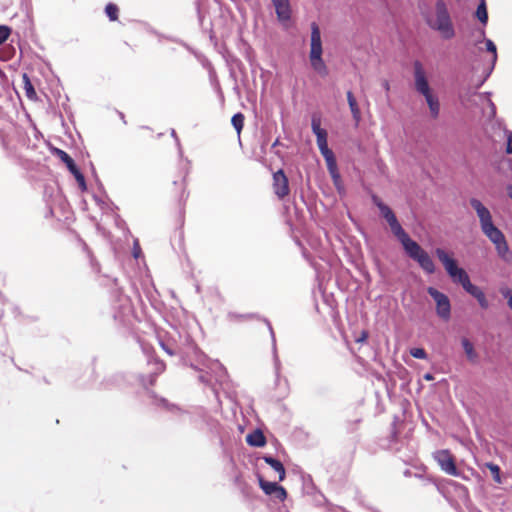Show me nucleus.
Instances as JSON below:
<instances>
[{"label":"nucleus","instance_id":"obj_3","mask_svg":"<svg viewBox=\"0 0 512 512\" xmlns=\"http://www.w3.org/2000/svg\"><path fill=\"white\" fill-rule=\"evenodd\" d=\"M414 68V86L415 90L424 96L426 103L429 107L430 115L433 119L438 118L440 113V103L437 96L432 93L426 72L419 61H415Z\"/></svg>","mask_w":512,"mask_h":512},{"label":"nucleus","instance_id":"obj_38","mask_svg":"<svg viewBox=\"0 0 512 512\" xmlns=\"http://www.w3.org/2000/svg\"><path fill=\"white\" fill-rule=\"evenodd\" d=\"M372 201L375 204V206H377L378 209H380V205H384L382 200L376 195H372Z\"/></svg>","mask_w":512,"mask_h":512},{"label":"nucleus","instance_id":"obj_19","mask_svg":"<svg viewBox=\"0 0 512 512\" xmlns=\"http://www.w3.org/2000/svg\"><path fill=\"white\" fill-rule=\"evenodd\" d=\"M347 101L353 116V119L358 123L361 119V112L359 109V106L357 104V101L351 91L347 92Z\"/></svg>","mask_w":512,"mask_h":512},{"label":"nucleus","instance_id":"obj_42","mask_svg":"<svg viewBox=\"0 0 512 512\" xmlns=\"http://www.w3.org/2000/svg\"><path fill=\"white\" fill-rule=\"evenodd\" d=\"M489 106L491 107L492 114H495V105L491 100H488Z\"/></svg>","mask_w":512,"mask_h":512},{"label":"nucleus","instance_id":"obj_4","mask_svg":"<svg viewBox=\"0 0 512 512\" xmlns=\"http://www.w3.org/2000/svg\"><path fill=\"white\" fill-rule=\"evenodd\" d=\"M469 203L476 212L483 234L494 245L506 239L503 232L494 225L490 210L479 199L471 198Z\"/></svg>","mask_w":512,"mask_h":512},{"label":"nucleus","instance_id":"obj_9","mask_svg":"<svg viewBox=\"0 0 512 512\" xmlns=\"http://www.w3.org/2000/svg\"><path fill=\"white\" fill-rule=\"evenodd\" d=\"M259 486L266 495L272 496L274 499L284 501L287 497V492L284 487L280 486L277 482H269L258 476Z\"/></svg>","mask_w":512,"mask_h":512},{"label":"nucleus","instance_id":"obj_15","mask_svg":"<svg viewBox=\"0 0 512 512\" xmlns=\"http://www.w3.org/2000/svg\"><path fill=\"white\" fill-rule=\"evenodd\" d=\"M465 291L467 293H469L471 296H473L474 298L477 299V301H478L479 305L481 306V308L487 309L489 307V302L486 299L485 294L483 293V291L479 287H477L474 284H472Z\"/></svg>","mask_w":512,"mask_h":512},{"label":"nucleus","instance_id":"obj_43","mask_svg":"<svg viewBox=\"0 0 512 512\" xmlns=\"http://www.w3.org/2000/svg\"><path fill=\"white\" fill-rule=\"evenodd\" d=\"M507 194L512 199V185L507 186Z\"/></svg>","mask_w":512,"mask_h":512},{"label":"nucleus","instance_id":"obj_21","mask_svg":"<svg viewBox=\"0 0 512 512\" xmlns=\"http://www.w3.org/2000/svg\"><path fill=\"white\" fill-rule=\"evenodd\" d=\"M476 18L483 24L486 25L488 22V12L485 0H480V3L475 12Z\"/></svg>","mask_w":512,"mask_h":512},{"label":"nucleus","instance_id":"obj_26","mask_svg":"<svg viewBox=\"0 0 512 512\" xmlns=\"http://www.w3.org/2000/svg\"><path fill=\"white\" fill-rule=\"evenodd\" d=\"M119 9L117 5L113 3H108L105 7V13L110 21H115L118 18Z\"/></svg>","mask_w":512,"mask_h":512},{"label":"nucleus","instance_id":"obj_13","mask_svg":"<svg viewBox=\"0 0 512 512\" xmlns=\"http://www.w3.org/2000/svg\"><path fill=\"white\" fill-rule=\"evenodd\" d=\"M274 192L279 198H283L289 193L288 179L282 170L273 174Z\"/></svg>","mask_w":512,"mask_h":512},{"label":"nucleus","instance_id":"obj_16","mask_svg":"<svg viewBox=\"0 0 512 512\" xmlns=\"http://www.w3.org/2000/svg\"><path fill=\"white\" fill-rule=\"evenodd\" d=\"M246 442L253 447H263L266 444V438L263 432L257 429L246 436Z\"/></svg>","mask_w":512,"mask_h":512},{"label":"nucleus","instance_id":"obj_10","mask_svg":"<svg viewBox=\"0 0 512 512\" xmlns=\"http://www.w3.org/2000/svg\"><path fill=\"white\" fill-rule=\"evenodd\" d=\"M56 154L66 164L68 170L74 175L81 190H86L85 178L75 165L73 159L65 151L61 149H56Z\"/></svg>","mask_w":512,"mask_h":512},{"label":"nucleus","instance_id":"obj_12","mask_svg":"<svg viewBox=\"0 0 512 512\" xmlns=\"http://www.w3.org/2000/svg\"><path fill=\"white\" fill-rule=\"evenodd\" d=\"M311 128L313 133L316 136V142L319 150H323L328 148L327 142V131L321 128V118L320 116L314 114L311 119Z\"/></svg>","mask_w":512,"mask_h":512},{"label":"nucleus","instance_id":"obj_6","mask_svg":"<svg viewBox=\"0 0 512 512\" xmlns=\"http://www.w3.org/2000/svg\"><path fill=\"white\" fill-rule=\"evenodd\" d=\"M201 367L195 366L200 371L199 381L206 385H211L212 378L216 382L222 383L226 378V369L217 360H210L203 356L200 360Z\"/></svg>","mask_w":512,"mask_h":512},{"label":"nucleus","instance_id":"obj_20","mask_svg":"<svg viewBox=\"0 0 512 512\" xmlns=\"http://www.w3.org/2000/svg\"><path fill=\"white\" fill-rule=\"evenodd\" d=\"M155 405L158 407H161L167 411H170L173 414L182 413V409L180 407H178L175 404L169 403V401L164 398L155 397Z\"/></svg>","mask_w":512,"mask_h":512},{"label":"nucleus","instance_id":"obj_24","mask_svg":"<svg viewBox=\"0 0 512 512\" xmlns=\"http://www.w3.org/2000/svg\"><path fill=\"white\" fill-rule=\"evenodd\" d=\"M495 249L497 251V254L500 258L507 261L508 260V254H509V246L507 244L506 239L502 240L501 242L494 245Z\"/></svg>","mask_w":512,"mask_h":512},{"label":"nucleus","instance_id":"obj_47","mask_svg":"<svg viewBox=\"0 0 512 512\" xmlns=\"http://www.w3.org/2000/svg\"><path fill=\"white\" fill-rule=\"evenodd\" d=\"M172 136H173V137H176L175 130H172Z\"/></svg>","mask_w":512,"mask_h":512},{"label":"nucleus","instance_id":"obj_35","mask_svg":"<svg viewBox=\"0 0 512 512\" xmlns=\"http://www.w3.org/2000/svg\"><path fill=\"white\" fill-rule=\"evenodd\" d=\"M501 293L508 300V306L512 310V290L503 289V290H501Z\"/></svg>","mask_w":512,"mask_h":512},{"label":"nucleus","instance_id":"obj_25","mask_svg":"<svg viewBox=\"0 0 512 512\" xmlns=\"http://www.w3.org/2000/svg\"><path fill=\"white\" fill-rule=\"evenodd\" d=\"M462 347L466 353L467 358L471 361H474L477 357V354L474 350L473 344L467 338H463Z\"/></svg>","mask_w":512,"mask_h":512},{"label":"nucleus","instance_id":"obj_33","mask_svg":"<svg viewBox=\"0 0 512 512\" xmlns=\"http://www.w3.org/2000/svg\"><path fill=\"white\" fill-rule=\"evenodd\" d=\"M505 133L507 136L506 153L512 154V131L506 130Z\"/></svg>","mask_w":512,"mask_h":512},{"label":"nucleus","instance_id":"obj_5","mask_svg":"<svg viewBox=\"0 0 512 512\" xmlns=\"http://www.w3.org/2000/svg\"><path fill=\"white\" fill-rule=\"evenodd\" d=\"M435 254L454 283L460 284L464 290L472 285L467 272L463 268L458 267L456 261L445 250L437 248Z\"/></svg>","mask_w":512,"mask_h":512},{"label":"nucleus","instance_id":"obj_18","mask_svg":"<svg viewBox=\"0 0 512 512\" xmlns=\"http://www.w3.org/2000/svg\"><path fill=\"white\" fill-rule=\"evenodd\" d=\"M312 69L320 76L328 75V68L322 57L309 58Z\"/></svg>","mask_w":512,"mask_h":512},{"label":"nucleus","instance_id":"obj_46","mask_svg":"<svg viewBox=\"0 0 512 512\" xmlns=\"http://www.w3.org/2000/svg\"><path fill=\"white\" fill-rule=\"evenodd\" d=\"M158 365L160 366V369H161V370H163V369H164V365H163V363H159Z\"/></svg>","mask_w":512,"mask_h":512},{"label":"nucleus","instance_id":"obj_39","mask_svg":"<svg viewBox=\"0 0 512 512\" xmlns=\"http://www.w3.org/2000/svg\"><path fill=\"white\" fill-rule=\"evenodd\" d=\"M140 252H141V251H140V247L138 246V243H137V242H135V244H134V249H133V255H134V257H135V258H138V257H139V255H140Z\"/></svg>","mask_w":512,"mask_h":512},{"label":"nucleus","instance_id":"obj_14","mask_svg":"<svg viewBox=\"0 0 512 512\" xmlns=\"http://www.w3.org/2000/svg\"><path fill=\"white\" fill-rule=\"evenodd\" d=\"M276 15L279 21L286 22L291 18V8L289 0H272Z\"/></svg>","mask_w":512,"mask_h":512},{"label":"nucleus","instance_id":"obj_11","mask_svg":"<svg viewBox=\"0 0 512 512\" xmlns=\"http://www.w3.org/2000/svg\"><path fill=\"white\" fill-rule=\"evenodd\" d=\"M323 47L320 28L316 22L311 23L309 58L322 57Z\"/></svg>","mask_w":512,"mask_h":512},{"label":"nucleus","instance_id":"obj_45","mask_svg":"<svg viewBox=\"0 0 512 512\" xmlns=\"http://www.w3.org/2000/svg\"><path fill=\"white\" fill-rule=\"evenodd\" d=\"M269 330H270L271 335H272L273 344L275 345V337H274V333H273L272 327L270 325H269Z\"/></svg>","mask_w":512,"mask_h":512},{"label":"nucleus","instance_id":"obj_30","mask_svg":"<svg viewBox=\"0 0 512 512\" xmlns=\"http://www.w3.org/2000/svg\"><path fill=\"white\" fill-rule=\"evenodd\" d=\"M410 354L417 359H427V353L423 348H412L410 349Z\"/></svg>","mask_w":512,"mask_h":512},{"label":"nucleus","instance_id":"obj_29","mask_svg":"<svg viewBox=\"0 0 512 512\" xmlns=\"http://www.w3.org/2000/svg\"><path fill=\"white\" fill-rule=\"evenodd\" d=\"M24 80H25L26 95L28 98L33 99L36 96V92L26 75H24Z\"/></svg>","mask_w":512,"mask_h":512},{"label":"nucleus","instance_id":"obj_23","mask_svg":"<svg viewBox=\"0 0 512 512\" xmlns=\"http://www.w3.org/2000/svg\"><path fill=\"white\" fill-rule=\"evenodd\" d=\"M320 153L325 159L327 169L332 170L334 168V165L337 164L333 151L328 147L326 149L321 150Z\"/></svg>","mask_w":512,"mask_h":512},{"label":"nucleus","instance_id":"obj_41","mask_svg":"<svg viewBox=\"0 0 512 512\" xmlns=\"http://www.w3.org/2000/svg\"><path fill=\"white\" fill-rule=\"evenodd\" d=\"M367 336H368V335H367V333H366V332H363V333H362V336H361L359 339H357V342H363V341H365V340H366V338H367Z\"/></svg>","mask_w":512,"mask_h":512},{"label":"nucleus","instance_id":"obj_2","mask_svg":"<svg viewBox=\"0 0 512 512\" xmlns=\"http://www.w3.org/2000/svg\"><path fill=\"white\" fill-rule=\"evenodd\" d=\"M424 19L428 27L438 32L442 39L451 40L456 36L455 26L444 0H437L434 10L424 14Z\"/></svg>","mask_w":512,"mask_h":512},{"label":"nucleus","instance_id":"obj_1","mask_svg":"<svg viewBox=\"0 0 512 512\" xmlns=\"http://www.w3.org/2000/svg\"><path fill=\"white\" fill-rule=\"evenodd\" d=\"M392 233L397 237L403 246L406 254L427 273L435 272V264L429 254L405 232L399 222L390 226Z\"/></svg>","mask_w":512,"mask_h":512},{"label":"nucleus","instance_id":"obj_44","mask_svg":"<svg viewBox=\"0 0 512 512\" xmlns=\"http://www.w3.org/2000/svg\"><path fill=\"white\" fill-rule=\"evenodd\" d=\"M424 379H426V380H432V379H433V376H432L431 374L427 373V374H425V375H424Z\"/></svg>","mask_w":512,"mask_h":512},{"label":"nucleus","instance_id":"obj_32","mask_svg":"<svg viewBox=\"0 0 512 512\" xmlns=\"http://www.w3.org/2000/svg\"><path fill=\"white\" fill-rule=\"evenodd\" d=\"M10 35V29L7 26H0V45H2Z\"/></svg>","mask_w":512,"mask_h":512},{"label":"nucleus","instance_id":"obj_40","mask_svg":"<svg viewBox=\"0 0 512 512\" xmlns=\"http://www.w3.org/2000/svg\"><path fill=\"white\" fill-rule=\"evenodd\" d=\"M162 348L169 354V355H174L175 354V351H173L170 347H168L166 344H164L163 342L160 343Z\"/></svg>","mask_w":512,"mask_h":512},{"label":"nucleus","instance_id":"obj_27","mask_svg":"<svg viewBox=\"0 0 512 512\" xmlns=\"http://www.w3.org/2000/svg\"><path fill=\"white\" fill-rule=\"evenodd\" d=\"M231 123L233 127L236 129L237 133L240 134L243 125H244V116L241 113H236L233 115L231 119Z\"/></svg>","mask_w":512,"mask_h":512},{"label":"nucleus","instance_id":"obj_8","mask_svg":"<svg viewBox=\"0 0 512 512\" xmlns=\"http://www.w3.org/2000/svg\"><path fill=\"white\" fill-rule=\"evenodd\" d=\"M433 457L442 471L451 476H458L454 458L448 450H438Z\"/></svg>","mask_w":512,"mask_h":512},{"label":"nucleus","instance_id":"obj_17","mask_svg":"<svg viewBox=\"0 0 512 512\" xmlns=\"http://www.w3.org/2000/svg\"><path fill=\"white\" fill-rule=\"evenodd\" d=\"M263 460L279 474V481H283L285 479V468L279 460L271 456H264Z\"/></svg>","mask_w":512,"mask_h":512},{"label":"nucleus","instance_id":"obj_34","mask_svg":"<svg viewBox=\"0 0 512 512\" xmlns=\"http://www.w3.org/2000/svg\"><path fill=\"white\" fill-rule=\"evenodd\" d=\"M379 211L383 218H387L390 214L393 213V211L390 209V207L387 206L386 204L380 205Z\"/></svg>","mask_w":512,"mask_h":512},{"label":"nucleus","instance_id":"obj_28","mask_svg":"<svg viewBox=\"0 0 512 512\" xmlns=\"http://www.w3.org/2000/svg\"><path fill=\"white\" fill-rule=\"evenodd\" d=\"M487 468L491 471L493 479L497 483H501L500 468L498 465L493 463H487Z\"/></svg>","mask_w":512,"mask_h":512},{"label":"nucleus","instance_id":"obj_36","mask_svg":"<svg viewBox=\"0 0 512 512\" xmlns=\"http://www.w3.org/2000/svg\"><path fill=\"white\" fill-rule=\"evenodd\" d=\"M384 219L387 221L389 226L394 225L398 222L394 212L392 214H390L387 218H384Z\"/></svg>","mask_w":512,"mask_h":512},{"label":"nucleus","instance_id":"obj_31","mask_svg":"<svg viewBox=\"0 0 512 512\" xmlns=\"http://www.w3.org/2000/svg\"><path fill=\"white\" fill-rule=\"evenodd\" d=\"M332 179H333V182L335 184L336 187L339 188V183H340V174L338 172V169H337V164L334 165V168L332 170H328Z\"/></svg>","mask_w":512,"mask_h":512},{"label":"nucleus","instance_id":"obj_22","mask_svg":"<svg viewBox=\"0 0 512 512\" xmlns=\"http://www.w3.org/2000/svg\"><path fill=\"white\" fill-rule=\"evenodd\" d=\"M485 45H486V50L492 54L491 67L487 74V77H488L490 75V73L492 72V70L494 69V66L497 61V48H496V45L494 44V42L490 39H485Z\"/></svg>","mask_w":512,"mask_h":512},{"label":"nucleus","instance_id":"obj_7","mask_svg":"<svg viewBox=\"0 0 512 512\" xmlns=\"http://www.w3.org/2000/svg\"><path fill=\"white\" fill-rule=\"evenodd\" d=\"M427 292L436 303L437 316L445 322L449 321L451 318V303L448 296L434 287H428Z\"/></svg>","mask_w":512,"mask_h":512},{"label":"nucleus","instance_id":"obj_37","mask_svg":"<svg viewBox=\"0 0 512 512\" xmlns=\"http://www.w3.org/2000/svg\"><path fill=\"white\" fill-rule=\"evenodd\" d=\"M372 201L375 204V206H377L378 209H380V205H384L382 200L376 195H372Z\"/></svg>","mask_w":512,"mask_h":512}]
</instances>
